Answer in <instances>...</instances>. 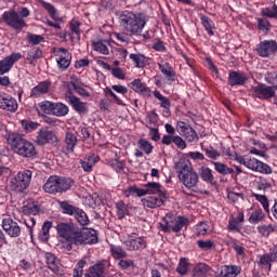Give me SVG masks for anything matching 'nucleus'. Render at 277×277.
I'll return each mask as SVG.
<instances>
[{"instance_id": "f704fd0d", "label": "nucleus", "mask_w": 277, "mask_h": 277, "mask_svg": "<svg viewBox=\"0 0 277 277\" xmlns=\"http://www.w3.org/2000/svg\"><path fill=\"white\" fill-rule=\"evenodd\" d=\"M212 166H214L215 172L217 174H222L223 176H228V174H235V169L228 167L227 164L219 161H211Z\"/></svg>"}, {"instance_id": "6e6552de", "label": "nucleus", "mask_w": 277, "mask_h": 277, "mask_svg": "<svg viewBox=\"0 0 277 277\" xmlns=\"http://www.w3.org/2000/svg\"><path fill=\"white\" fill-rule=\"evenodd\" d=\"M31 176H34V173L29 170L19 171L16 177L11 182L14 192L23 194L31 184Z\"/></svg>"}, {"instance_id": "2f4dec72", "label": "nucleus", "mask_w": 277, "mask_h": 277, "mask_svg": "<svg viewBox=\"0 0 277 277\" xmlns=\"http://www.w3.org/2000/svg\"><path fill=\"white\" fill-rule=\"evenodd\" d=\"M57 68L61 72L68 70L70 62H72V55L62 56V54H55Z\"/></svg>"}, {"instance_id": "864d4df0", "label": "nucleus", "mask_w": 277, "mask_h": 277, "mask_svg": "<svg viewBox=\"0 0 277 277\" xmlns=\"http://www.w3.org/2000/svg\"><path fill=\"white\" fill-rule=\"evenodd\" d=\"M77 222L80 224V226H88V224H90V219L88 217V214L78 208V210H76V213L74 214Z\"/></svg>"}, {"instance_id": "a18cd8bd", "label": "nucleus", "mask_w": 277, "mask_h": 277, "mask_svg": "<svg viewBox=\"0 0 277 277\" xmlns=\"http://www.w3.org/2000/svg\"><path fill=\"white\" fill-rule=\"evenodd\" d=\"M22 213L24 215H38L40 213V208L35 202H29L22 208Z\"/></svg>"}, {"instance_id": "473e14b6", "label": "nucleus", "mask_w": 277, "mask_h": 277, "mask_svg": "<svg viewBox=\"0 0 277 277\" xmlns=\"http://www.w3.org/2000/svg\"><path fill=\"white\" fill-rule=\"evenodd\" d=\"M68 111H70L68 105L62 102H56L53 106L52 116H56V118H64V116H68Z\"/></svg>"}, {"instance_id": "3c124183", "label": "nucleus", "mask_w": 277, "mask_h": 277, "mask_svg": "<svg viewBox=\"0 0 277 277\" xmlns=\"http://www.w3.org/2000/svg\"><path fill=\"white\" fill-rule=\"evenodd\" d=\"M137 147L140 148V150H143L145 155H150L153 153V149L155 148V146H153V144L145 138H140L137 141Z\"/></svg>"}, {"instance_id": "0eeeda50", "label": "nucleus", "mask_w": 277, "mask_h": 277, "mask_svg": "<svg viewBox=\"0 0 277 277\" xmlns=\"http://www.w3.org/2000/svg\"><path fill=\"white\" fill-rule=\"evenodd\" d=\"M249 95L259 101L272 103V98H276V89L263 82H258V85H252L249 90Z\"/></svg>"}, {"instance_id": "680f3d73", "label": "nucleus", "mask_w": 277, "mask_h": 277, "mask_svg": "<svg viewBox=\"0 0 277 277\" xmlns=\"http://www.w3.org/2000/svg\"><path fill=\"white\" fill-rule=\"evenodd\" d=\"M123 194L126 198H129L131 196H137L138 198H142V196H144L142 188H137V186L128 187L127 189L123 190Z\"/></svg>"}, {"instance_id": "4be33fe9", "label": "nucleus", "mask_w": 277, "mask_h": 277, "mask_svg": "<svg viewBox=\"0 0 277 277\" xmlns=\"http://www.w3.org/2000/svg\"><path fill=\"white\" fill-rule=\"evenodd\" d=\"M180 179V183L187 187V189H192L198 185V173L194 171V169L182 175Z\"/></svg>"}, {"instance_id": "f3484780", "label": "nucleus", "mask_w": 277, "mask_h": 277, "mask_svg": "<svg viewBox=\"0 0 277 277\" xmlns=\"http://www.w3.org/2000/svg\"><path fill=\"white\" fill-rule=\"evenodd\" d=\"M129 88L133 90V92H136V94H141V96H144L145 98H150L153 96V91L148 85H146L145 82H142V79L137 78L134 79L132 82L129 83Z\"/></svg>"}, {"instance_id": "a19ab883", "label": "nucleus", "mask_w": 277, "mask_h": 277, "mask_svg": "<svg viewBox=\"0 0 277 277\" xmlns=\"http://www.w3.org/2000/svg\"><path fill=\"white\" fill-rule=\"evenodd\" d=\"M60 209L65 215H75L79 208L72 206L70 201H60Z\"/></svg>"}, {"instance_id": "bb28decb", "label": "nucleus", "mask_w": 277, "mask_h": 277, "mask_svg": "<svg viewBox=\"0 0 277 277\" xmlns=\"http://www.w3.org/2000/svg\"><path fill=\"white\" fill-rule=\"evenodd\" d=\"M167 197H157V196H148L142 199L143 206L147 207L148 209H157V207H161L163 205V200Z\"/></svg>"}, {"instance_id": "4468645a", "label": "nucleus", "mask_w": 277, "mask_h": 277, "mask_svg": "<svg viewBox=\"0 0 277 277\" xmlns=\"http://www.w3.org/2000/svg\"><path fill=\"white\" fill-rule=\"evenodd\" d=\"M55 140H57L55 132L48 128H43L37 132L35 142L38 146H45V144H51L52 142H55Z\"/></svg>"}, {"instance_id": "e2e57ef3", "label": "nucleus", "mask_w": 277, "mask_h": 277, "mask_svg": "<svg viewBox=\"0 0 277 277\" xmlns=\"http://www.w3.org/2000/svg\"><path fill=\"white\" fill-rule=\"evenodd\" d=\"M40 57H42V50L37 48L36 50H31L27 53L26 60L29 64H34V62H36V60H40Z\"/></svg>"}, {"instance_id": "20e7f679", "label": "nucleus", "mask_w": 277, "mask_h": 277, "mask_svg": "<svg viewBox=\"0 0 277 277\" xmlns=\"http://www.w3.org/2000/svg\"><path fill=\"white\" fill-rule=\"evenodd\" d=\"M30 12L27 8H21L18 12L9 10L2 14V21L8 27L17 31V34H21V31L27 27V23L23 18H27Z\"/></svg>"}, {"instance_id": "9b49d317", "label": "nucleus", "mask_w": 277, "mask_h": 277, "mask_svg": "<svg viewBox=\"0 0 277 277\" xmlns=\"http://www.w3.org/2000/svg\"><path fill=\"white\" fill-rule=\"evenodd\" d=\"M65 98H67L69 105L77 114H79V116H85V114H88L89 110L87 102H82L81 98L77 97L72 93H66Z\"/></svg>"}, {"instance_id": "a211bd4d", "label": "nucleus", "mask_w": 277, "mask_h": 277, "mask_svg": "<svg viewBox=\"0 0 277 277\" xmlns=\"http://www.w3.org/2000/svg\"><path fill=\"white\" fill-rule=\"evenodd\" d=\"M49 92H51V81L44 80L31 89L29 97L40 98L41 96L49 94Z\"/></svg>"}, {"instance_id": "09e8293b", "label": "nucleus", "mask_w": 277, "mask_h": 277, "mask_svg": "<svg viewBox=\"0 0 277 277\" xmlns=\"http://www.w3.org/2000/svg\"><path fill=\"white\" fill-rule=\"evenodd\" d=\"M252 197L255 198V200L258 202H260V205H262L265 213H267V215H269V213H271V211H269V199H267V196L259 195L256 193H252Z\"/></svg>"}, {"instance_id": "7ed1b4c3", "label": "nucleus", "mask_w": 277, "mask_h": 277, "mask_svg": "<svg viewBox=\"0 0 277 277\" xmlns=\"http://www.w3.org/2000/svg\"><path fill=\"white\" fill-rule=\"evenodd\" d=\"M126 36H140L146 27V15L135 14L131 11H123L119 17Z\"/></svg>"}, {"instance_id": "69168bd1", "label": "nucleus", "mask_w": 277, "mask_h": 277, "mask_svg": "<svg viewBox=\"0 0 277 277\" xmlns=\"http://www.w3.org/2000/svg\"><path fill=\"white\" fill-rule=\"evenodd\" d=\"M264 80L266 81V83H268L269 85H273V88L275 90H277V71H267L264 75ZM274 83H276V85H274Z\"/></svg>"}, {"instance_id": "9d476101", "label": "nucleus", "mask_w": 277, "mask_h": 277, "mask_svg": "<svg viewBox=\"0 0 277 277\" xmlns=\"http://www.w3.org/2000/svg\"><path fill=\"white\" fill-rule=\"evenodd\" d=\"M255 51L260 57H269V55L277 53V42L276 40L261 41L259 44H256Z\"/></svg>"}, {"instance_id": "dca6fc26", "label": "nucleus", "mask_w": 277, "mask_h": 277, "mask_svg": "<svg viewBox=\"0 0 277 277\" xmlns=\"http://www.w3.org/2000/svg\"><path fill=\"white\" fill-rule=\"evenodd\" d=\"M2 228L6 235L13 239L21 237V226L11 217L3 219Z\"/></svg>"}, {"instance_id": "c03bdc74", "label": "nucleus", "mask_w": 277, "mask_h": 277, "mask_svg": "<svg viewBox=\"0 0 277 277\" xmlns=\"http://www.w3.org/2000/svg\"><path fill=\"white\" fill-rule=\"evenodd\" d=\"M201 24L203 25L209 36L215 35V31H213V29H215V23H213L209 16L207 15L201 16Z\"/></svg>"}, {"instance_id": "4c0bfd02", "label": "nucleus", "mask_w": 277, "mask_h": 277, "mask_svg": "<svg viewBox=\"0 0 277 277\" xmlns=\"http://www.w3.org/2000/svg\"><path fill=\"white\" fill-rule=\"evenodd\" d=\"M109 248L110 254L115 261H120V259H127V256H129L127 251L120 246L109 245Z\"/></svg>"}, {"instance_id": "603ef678", "label": "nucleus", "mask_w": 277, "mask_h": 277, "mask_svg": "<svg viewBox=\"0 0 277 277\" xmlns=\"http://www.w3.org/2000/svg\"><path fill=\"white\" fill-rule=\"evenodd\" d=\"M176 272L180 274V276H186V274L189 272V262L187 258L180 259Z\"/></svg>"}, {"instance_id": "412c9836", "label": "nucleus", "mask_w": 277, "mask_h": 277, "mask_svg": "<svg viewBox=\"0 0 277 277\" xmlns=\"http://www.w3.org/2000/svg\"><path fill=\"white\" fill-rule=\"evenodd\" d=\"M143 190V196H146L148 194L161 196V198H166L167 194L166 192L161 188V184L157 182H149L144 185Z\"/></svg>"}, {"instance_id": "c9c22d12", "label": "nucleus", "mask_w": 277, "mask_h": 277, "mask_svg": "<svg viewBox=\"0 0 277 277\" xmlns=\"http://www.w3.org/2000/svg\"><path fill=\"white\" fill-rule=\"evenodd\" d=\"M53 227V223L50 221H45L41 227V230L39 232L38 239L39 241H42L43 243H47L49 241L51 235L50 230Z\"/></svg>"}, {"instance_id": "f03ea898", "label": "nucleus", "mask_w": 277, "mask_h": 277, "mask_svg": "<svg viewBox=\"0 0 277 277\" xmlns=\"http://www.w3.org/2000/svg\"><path fill=\"white\" fill-rule=\"evenodd\" d=\"M6 143L11 146V149L15 155L24 157V159H31L38 155L36 151V145L23 136L18 132H8L5 135Z\"/></svg>"}, {"instance_id": "5701e85b", "label": "nucleus", "mask_w": 277, "mask_h": 277, "mask_svg": "<svg viewBox=\"0 0 277 277\" xmlns=\"http://www.w3.org/2000/svg\"><path fill=\"white\" fill-rule=\"evenodd\" d=\"M160 72L166 77L167 81L174 83L176 81V71L172 68V65L168 62L158 64Z\"/></svg>"}, {"instance_id": "a878e982", "label": "nucleus", "mask_w": 277, "mask_h": 277, "mask_svg": "<svg viewBox=\"0 0 277 277\" xmlns=\"http://www.w3.org/2000/svg\"><path fill=\"white\" fill-rule=\"evenodd\" d=\"M84 277H106L105 275V264L98 262L89 267Z\"/></svg>"}, {"instance_id": "6e6d98bb", "label": "nucleus", "mask_w": 277, "mask_h": 277, "mask_svg": "<svg viewBox=\"0 0 277 277\" xmlns=\"http://www.w3.org/2000/svg\"><path fill=\"white\" fill-rule=\"evenodd\" d=\"M69 29L71 36H76L78 40L81 38V23L77 19H71L69 22Z\"/></svg>"}, {"instance_id": "39448f33", "label": "nucleus", "mask_w": 277, "mask_h": 277, "mask_svg": "<svg viewBox=\"0 0 277 277\" xmlns=\"http://www.w3.org/2000/svg\"><path fill=\"white\" fill-rule=\"evenodd\" d=\"M72 185H75V182L70 177L51 175L43 185V190L47 194L53 195L64 194V192H68Z\"/></svg>"}, {"instance_id": "49530a36", "label": "nucleus", "mask_w": 277, "mask_h": 277, "mask_svg": "<svg viewBox=\"0 0 277 277\" xmlns=\"http://www.w3.org/2000/svg\"><path fill=\"white\" fill-rule=\"evenodd\" d=\"M155 98H157V101H160V107H162V109H170L171 107V103L170 100L166 96H163V94H161V92L159 90H155L151 93Z\"/></svg>"}, {"instance_id": "f257e3e1", "label": "nucleus", "mask_w": 277, "mask_h": 277, "mask_svg": "<svg viewBox=\"0 0 277 277\" xmlns=\"http://www.w3.org/2000/svg\"><path fill=\"white\" fill-rule=\"evenodd\" d=\"M56 230L62 238L64 250L70 252L74 246H92L98 243V236L92 228H76L68 223H60Z\"/></svg>"}, {"instance_id": "8fccbe9b", "label": "nucleus", "mask_w": 277, "mask_h": 277, "mask_svg": "<svg viewBox=\"0 0 277 277\" xmlns=\"http://www.w3.org/2000/svg\"><path fill=\"white\" fill-rule=\"evenodd\" d=\"M201 150H203V153H206V157H208V159H212V161H217L222 156V154L217 149H214L213 146H202Z\"/></svg>"}, {"instance_id": "f8f14e48", "label": "nucleus", "mask_w": 277, "mask_h": 277, "mask_svg": "<svg viewBox=\"0 0 277 277\" xmlns=\"http://www.w3.org/2000/svg\"><path fill=\"white\" fill-rule=\"evenodd\" d=\"M0 109L16 114L18 111V102L12 95L0 93Z\"/></svg>"}, {"instance_id": "5fc2aeb1", "label": "nucleus", "mask_w": 277, "mask_h": 277, "mask_svg": "<svg viewBox=\"0 0 277 277\" xmlns=\"http://www.w3.org/2000/svg\"><path fill=\"white\" fill-rule=\"evenodd\" d=\"M117 216L119 220L124 219V216L129 215V206L124 203V201L120 200L116 203Z\"/></svg>"}, {"instance_id": "cd10ccee", "label": "nucleus", "mask_w": 277, "mask_h": 277, "mask_svg": "<svg viewBox=\"0 0 277 277\" xmlns=\"http://www.w3.org/2000/svg\"><path fill=\"white\" fill-rule=\"evenodd\" d=\"M96 163H98V156L95 154H91L83 160H80V166L84 172H92V169Z\"/></svg>"}, {"instance_id": "1a4fd4ad", "label": "nucleus", "mask_w": 277, "mask_h": 277, "mask_svg": "<svg viewBox=\"0 0 277 277\" xmlns=\"http://www.w3.org/2000/svg\"><path fill=\"white\" fill-rule=\"evenodd\" d=\"M77 94L82 98H90V92L85 89V84L79 78H72L67 84L66 94Z\"/></svg>"}, {"instance_id": "aec40b11", "label": "nucleus", "mask_w": 277, "mask_h": 277, "mask_svg": "<svg viewBox=\"0 0 277 277\" xmlns=\"http://www.w3.org/2000/svg\"><path fill=\"white\" fill-rule=\"evenodd\" d=\"M123 243L130 252L144 250L146 248V239L144 237H130Z\"/></svg>"}, {"instance_id": "338daca9", "label": "nucleus", "mask_w": 277, "mask_h": 277, "mask_svg": "<svg viewBox=\"0 0 277 277\" xmlns=\"http://www.w3.org/2000/svg\"><path fill=\"white\" fill-rule=\"evenodd\" d=\"M262 16H266L267 18H276L277 16V5L262 9Z\"/></svg>"}, {"instance_id": "37998d69", "label": "nucleus", "mask_w": 277, "mask_h": 277, "mask_svg": "<svg viewBox=\"0 0 277 277\" xmlns=\"http://www.w3.org/2000/svg\"><path fill=\"white\" fill-rule=\"evenodd\" d=\"M227 246H229L230 248H233V250H235L236 254H238V256H245L246 255V248H243V246H241L239 243V240L235 239V238H229Z\"/></svg>"}, {"instance_id": "13d9d810", "label": "nucleus", "mask_w": 277, "mask_h": 277, "mask_svg": "<svg viewBox=\"0 0 277 277\" xmlns=\"http://www.w3.org/2000/svg\"><path fill=\"white\" fill-rule=\"evenodd\" d=\"M22 129L26 131V133H31V131H36L38 127H40V123L31 120L24 119L21 121Z\"/></svg>"}, {"instance_id": "b1692460", "label": "nucleus", "mask_w": 277, "mask_h": 277, "mask_svg": "<svg viewBox=\"0 0 277 277\" xmlns=\"http://www.w3.org/2000/svg\"><path fill=\"white\" fill-rule=\"evenodd\" d=\"M245 222L243 212H239L236 217H230L228 221V230L232 233H241V225Z\"/></svg>"}, {"instance_id": "393cba45", "label": "nucleus", "mask_w": 277, "mask_h": 277, "mask_svg": "<svg viewBox=\"0 0 277 277\" xmlns=\"http://www.w3.org/2000/svg\"><path fill=\"white\" fill-rule=\"evenodd\" d=\"M175 170H176L177 176L180 179V177L184 176V174L192 172L194 170V168L192 167V162H189V160L182 158L175 164Z\"/></svg>"}, {"instance_id": "ddd939ff", "label": "nucleus", "mask_w": 277, "mask_h": 277, "mask_svg": "<svg viewBox=\"0 0 277 277\" xmlns=\"http://www.w3.org/2000/svg\"><path fill=\"white\" fill-rule=\"evenodd\" d=\"M19 60H23V54L18 52H13L4 60L0 61V75H5V72H10L14 64H16V62H18Z\"/></svg>"}, {"instance_id": "de8ad7c7", "label": "nucleus", "mask_w": 277, "mask_h": 277, "mask_svg": "<svg viewBox=\"0 0 277 277\" xmlns=\"http://www.w3.org/2000/svg\"><path fill=\"white\" fill-rule=\"evenodd\" d=\"M256 230L261 237H269L271 233H276V226L262 224L256 227Z\"/></svg>"}, {"instance_id": "052dcab7", "label": "nucleus", "mask_w": 277, "mask_h": 277, "mask_svg": "<svg viewBox=\"0 0 277 277\" xmlns=\"http://www.w3.org/2000/svg\"><path fill=\"white\" fill-rule=\"evenodd\" d=\"M85 265H88V261L84 259L78 261L74 268L72 277H83V267H85Z\"/></svg>"}, {"instance_id": "ea45409f", "label": "nucleus", "mask_w": 277, "mask_h": 277, "mask_svg": "<svg viewBox=\"0 0 277 277\" xmlns=\"http://www.w3.org/2000/svg\"><path fill=\"white\" fill-rule=\"evenodd\" d=\"M258 259V265L268 267V272H272V263H276V260L269 253L259 255Z\"/></svg>"}, {"instance_id": "e433bc0d", "label": "nucleus", "mask_w": 277, "mask_h": 277, "mask_svg": "<svg viewBox=\"0 0 277 277\" xmlns=\"http://www.w3.org/2000/svg\"><path fill=\"white\" fill-rule=\"evenodd\" d=\"M199 176L205 183H210L211 185H213V182L215 181L213 170H211L209 167H201L199 169Z\"/></svg>"}, {"instance_id": "0e129e2a", "label": "nucleus", "mask_w": 277, "mask_h": 277, "mask_svg": "<svg viewBox=\"0 0 277 277\" xmlns=\"http://www.w3.org/2000/svg\"><path fill=\"white\" fill-rule=\"evenodd\" d=\"M256 189H259V192H267V189H272V182L267 179L260 177L259 181H256Z\"/></svg>"}, {"instance_id": "774afa93", "label": "nucleus", "mask_w": 277, "mask_h": 277, "mask_svg": "<svg viewBox=\"0 0 277 277\" xmlns=\"http://www.w3.org/2000/svg\"><path fill=\"white\" fill-rule=\"evenodd\" d=\"M27 41L30 44H34L36 47V45L40 44L41 42H44V36L36 35V34H28Z\"/></svg>"}, {"instance_id": "4d7b16f0", "label": "nucleus", "mask_w": 277, "mask_h": 277, "mask_svg": "<svg viewBox=\"0 0 277 277\" xmlns=\"http://www.w3.org/2000/svg\"><path fill=\"white\" fill-rule=\"evenodd\" d=\"M93 51L101 53L102 55H109V48L103 41H93L92 42Z\"/></svg>"}, {"instance_id": "6ab92c4d", "label": "nucleus", "mask_w": 277, "mask_h": 277, "mask_svg": "<svg viewBox=\"0 0 277 277\" xmlns=\"http://www.w3.org/2000/svg\"><path fill=\"white\" fill-rule=\"evenodd\" d=\"M241 274V267L237 265H224L214 273L215 277H237Z\"/></svg>"}, {"instance_id": "72a5a7b5", "label": "nucleus", "mask_w": 277, "mask_h": 277, "mask_svg": "<svg viewBox=\"0 0 277 277\" xmlns=\"http://www.w3.org/2000/svg\"><path fill=\"white\" fill-rule=\"evenodd\" d=\"M265 217H267V215L265 214V212H263V209L259 208V209L254 210L253 212H251L248 221L253 226H256V224H261V222H265Z\"/></svg>"}, {"instance_id": "2eb2a0df", "label": "nucleus", "mask_w": 277, "mask_h": 277, "mask_svg": "<svg viewBox=\"0 0 277 277\" xmlns=\"http://www.w3.org/2000/svg\"><path fill=\"white\" fill-rule=\"evenodd\" d=\"M227 83L230 88L246 85L248 83V75L242 71L230 70L228 72Z\"/></svg>"}, {"instance_id": "c756f323", "label": "nucleus", "mask_w": 277, "mask_h": 277, "mask_svg": "<svg viewBox=\"0 0 277 277\" xmlns=\"http://www.w3.org/2000/svg\"><path fill=\"white\" fill-rule=\"evenodd\" d=\"M211 272V267L205 263H198L190 272L192 277H206Z\"/></svg>"}, {"instance_id": "423d86ee", "label": "nucleus", "mask_w": 277, "mask_h": 277, "mask_svg": "<svg viewBox=\"0 0 277 277\" xmlns=\"http://www.w3.org/2000/svg\"><path fill=\"white\" fill-rule=\"evenodd\" d=\"M189 226V219L183 215L175 216L173 214H167L160 223V230L162 233H181L183 228Z\"/></svg>"}, {"instance_id": "bf43d9fd", "label": "nucleus", "mask_w": 277, "mask_h": 277, "mask_svg": "<svg viewBox=\"0 0 277 277\" xmlns=\"http://www.w3.org/2000/svg\"><path fill=\"white\" fill-rule=\"evenodd\" d=\"M197 246L199 250H202L203 252H209L211 250H213V248L215 247V243L213 242V240H197Z\"/></svg>"}, {"instance_id": "79ce46f5", "label": "nucleus", "mask_w": 277, "mask_h": 277, "mask_svg": "<svg viewBox=\"0 0 277 277\" xmlns=\"http://www.w3.org/2000/svg\"><path fill=\"white\" fill-rule=\"evenodd\" d=\"M130 60L133 62L135 68H146V56L140 53L130 54Z\"/></svg>"}, {"instance_id": "c85d7f7f", "label": "nucleus", "mask_w": 277, "mask_h": 277, "mask_svg": "<svg viewBox=\"0 0 277 277\" xmlns=\"http://www.w3.org/2000/svg\"><path fill=\"white\" fill-rule=\"evenodd\" d=\"M77 135L72 132H67L65 135V153L68 155L69 153H75V146H77Z\"/></svg>"}, {"instance_id": "58836bf2", "label": "nucleus", "mask_w": 277, "mask_h": 277, "mask_svg": "<svg viewBox=\"0 0 277 277\" xmlns=\"http://www.w3.org/2000/svg\"><path fill=\"white\" fill-rule=\"evenodd\" d=\"M41 5L48 11V14L53 21H55L56 23H62V17H60L57 9H55L53 4L43 1L41 2Z\"/></svg>"}, {"instance_id": "7c9ffc66", "label": "nucleus", "mask_w": 277, "mask_h": 277, "mask_svg": "<svg viewBox=\"0 0 277 277\" xmlns=\"http://www.w3.org/2000/svg\"><path fill=\"white\" fill-rule=\"evenodd\" d=\"M44 260L49 269H51V272H53L54 274H57L60 272V265L55 254H53L52 252H45Z\"/></svg>"}]
</instances>
